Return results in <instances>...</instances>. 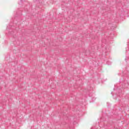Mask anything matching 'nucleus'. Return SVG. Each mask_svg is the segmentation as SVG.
<instances>
[{"instance_id": "obj_1", "label": "nucleus", "mask_w": 129, "mask_h": 129, "mask_svg": "<svg viewBox=\"0 0 129 129\" xmlns=\"http://www.w3.org/2000/svg\"><path fill=\"white\" fill-rule=\"evenodd\" d=\"M107 65H111V62L110 61H107Z\"/></svg>"}, {"instance_id": "obj_4", "label": "nucleus", "mask_w": 129, "mask_h": 129, "mask_svg": "<svg viewBox=\"0 0 129 129\" xmlns=\"http://www.w3.org/2000/svg\"><path fill=\"white\" fill-rule=\"evenodd\" d=\"M89 96H90L91 97H92V96H91V95H89Z\"/></svg>"}, {"instance_id": "obj_3", "label": "nucleus", "mask_w": 129, "mask_h": 129, "mask_svg": "<svg viewBox=\"0 0 129 129\" xmlns=\"http://www.w3.org/2000/svg\"><path fill=\"white\" fill-rule=\"evenodd\" d=\"M22 2H23V0H20V3H22Z\"/></svg>"}, {"instance_id": "obj_5", "label": "nucleus", "mask_w": 129, "mask_h": 129, "mask_svg": "<svg viewBox=\"0 0 129 129\" xmlns=\"http://www.w3.org/2000/svg\"><path fill=\"white\" fill-rule=\"evenodd\" d=\"M111 94H112V92L111 93Z\"/></svg>"}, {"instance_id": "obj_2", "label": "nucleus", "mask_w": 129, "mask_h": 129, "mask_svg": "<svg viewBox=\"0 0 129 129\" xmlns=\"http://www.w3.org/2000/svg\"><path fill=\"white\" fill-rule=\"evenodd\" d=\"M102 42L103 43H104V42H105V40L102 39Z\"/></svg>"}, {"instance_id": "obj_6", "label": "nucleus", "mask_w": 129, "mask_h": 129, "mask_svg": "<svg viewBox=\"0 0 129 129\" xmlns=\"http://www.w3.org/2000/svg\"><path fill=\"white\" fill-rule=\"evenodd\" d=\"M91 129H93V128H92H92H91Z\"/></svg>"}]
</instances>
